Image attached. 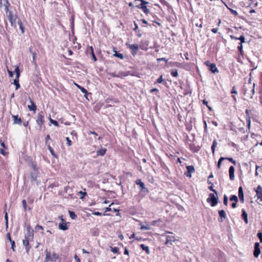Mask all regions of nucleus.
<instances>
[{
  "instance_id": "3c124183",
  "label": "nucleus",
  "mask_w": 262,
  "mask_h": 262,
  "mask_svg": "<svg viewBox=\"0 0 262 262\" xmlns=\"http://www.w3.org/2000/svg\"><path fill=\"white\" fill-rule=\"evenodd\" d=\"M247 126L248 128V129H250V124H251V119H246Z\"/></svg>"
},
{
  "instance_id": "2eb2a0df",
  "label": "nucleus",
  "mask_w": 262,
  "mask_h": 262,
  "mask_svg": "<svg viewBox=\"0 0 262 262\" xmlns=\"http://www.w3.org/2000/svg\"><path fill=\"white\" fill-rule=\"evenodd\" d=\"M242 217L245 223L248 224V215H247V213H246L245 210H244V209L242 210Z\"/></svg>"
},
{
  "instance_id": "1a4fd4ad",
  "label": "nucleus",
  "mask_w": 262,
  "mask_h": 262,
  "mask_svg": "<svg viewBox=\"0 0 262 262\" xmlns=\"http://www.w3.org/2000/svg\"><path fill=\"white\" fill-rule=\"evenodd\" d=\"M166 238V240L165 243V245H168V244L172 245V242H173L176 241V238L173 235H167Z\"/></svg>"
},
{
  "instance_id": "6ab92c4d",
  "label": "nucleus",
  "mask_w": 262,
  "mask_h": 262,
  "mask_svg": "<svg viewBox=\"0 0 262 262\" xmlns=\"http://www.w3.org/2000/svg\"><path fill=\"white\" fill-rule=\"evenodd\" d=\"M219 216L221 218V220H219V222H222L223 220L222 219H225L226 217V214L224 210H221L219 211Z\"/></svg>"
},
{
  "instance_id": "c85d7f7f",
  "label": "nucleus",
  "mask_w": 262,
  "mask_h": 262,
  "mask_svg": "<svg viewBox=\"0 0 262 262\" xmlns=\"http://www.w3.org/2000/svg\"><path fill=\"white\" fill-rule=\"evenodd\" d=\"M217 144V143L216 140H214V141H213L212 146H211V150L212 151L213 154H214L215 148L216 147Z\"/></svg>"
},
{
  "instance_id": "ea45409f",
  "label": "nucleus",
  "mask_w": 262,
  "mask_h": 262,
  "mask_svg": "<svg viewBox=\"0 0 262 262\" xmlns=\"http://www.w3.org/2000/svg\"><path fill=\"white\" fill-rule=\"evenodd\" d=\"M230 200L231 201H234L235 202H237L238 201L237 197L235 195H233L230 197Z\"/></svg>"
},
{
  "instance_id": "f257e3e1",
  "label": "nucleus",
  "mask_w": 262,
  "mask_h": 262,
  "mask_svg": "<svg viewBox=\"0 0 262 262\" xmlns=\"http://www.w3.org/2000/svg\"><path fill=\"white\" fill-rule=\"evenodd\" d=\"M255 83H246L244 86V94L249 97L250 99L253 98L255 94Z\"/></svg>"
},
{
  "instance_id": "de8ad7c7",
  "label": "nucleus",
  "mask_w": 262,
  "mask_h": 262,
  "mask_svg": "<svg viewBox=\"0 0 262 262\" xmlns=\"http://www.w3.org/2000/svg\"><path fill=\"white\" fill-rule=\"evenodd\" d=\"M257 236L258 237V238L259 239L260 243H262V232H258Z\"/></svg>"
},
{
  "instance_id": "4d7b16f0",
  "label": "nucleus",
  "mask_w": 262,
  "mask_h": 262,
  "mask_svg": "<svg viewBox=\"0 0 262 262\" xmlns=\"http://www.w3.org/2000/svg\"><path fill=\"white\" fill-rule=\"evenodd\" d=\"M66 140L67 141V144L68 146H71L72 145V141L70 139V138L69 137H67L66 138Z\"/></svg>"
},
{
  "instance_id": "dca6fc26",
  "label": "nucleus",
  "mask_w": 262,
  "mask_h": 262,
  "mask_svg": "<svg viewBox=\"0 0 262 262\" xmlns=\"http://www.w3.org/2000/svg\"><path fill=\"white\" fill-rule=\"evenodd\" d=\"M30 100L31 104L28 105V108L30 111H35L36 110V106L31 99H30Z\"/></svg>"
},
{
  "instance_id": "a211bd4d",
  "label": "nucleus",
  "mask_w": 262,
  "mask_h": 262,
  "mask_svg": "<svg viewBox=\"0 0 262 262\" xmlns=\"http://www.w3.org/2000/svg\"><path fill=\"white\" fill-rule=\"evenodd\" d=\"M128 74H129V72H128L121 71V72H119L117 73V77L122 78L124 77H126V76H128Z\"/></svg>"
},
{
  "instance_id": "49530a36",
  "label": "nucleus",
  "mask_w": 262,
  "mask_h": 262,
  "mask_svg": "<svg viewBox=\"0 0 262 262\" xmlns=\"http://www.w3.org/2000/svg\"><path fill=\"white\" fill-rule=\"evenodd\" d=\"M141 230H148L150 229V227L149 226H144V225H142L141 226Z\"/></svg>"
},
{
  "instance_id": "6e6d98bb",
  "label": "nucleus",
  "mask_w": 262,
  "mask_h": 262,
  "mask_svg": "<svg viewBox=\"0 0 262 262\" xmlns=\"http://www.w3.org/2000/svg\"><path fill=\"white\" fill-rule=\"evenodd\" d=\"M163 81V76L162 75H161L160 76V77L157 80V83H161L162 81Z\"/></svg>"
},
{
  "instance_id": "473e14b6",
  "label": "nucleus",
  "mask_w": 262,
  "mask_h": 262,
  "mask_svg": "<svg viewBox=\"0 0 262 262\" xmlns=\"http://www.w3.org/2000/svg\"><path fill=\"white\" fill-rule=\"evenodd\" d=\"M14 73L16 74V77L15 78H19L20 76V72H19V69L18 67H16V68L14 70Z\"/></svg>"
},
{
  "instance_id": "37998d69",
  "label": "nucleus",
  "mask_w": 262,
  "mask_h": 262,
  "mask_svg": "<svg viewBox=\"0 0 262 262\" xmlns=\"http://www.w3.org/2000/svg\"><path fill=\"white\" fill-rule=\"evenodd\" d=\"M228 196L226 195H224L223 203L226 206L228 204Z\"/></svg>"
},
{
  "instance_id": "393cba45",
  "label": "nucleus",
  "mask_w": 262,
  "mask_h": 262,
  "mask_svg": "<svg viewBox=\"0 0 262 262\" xmlns=\"http://www.w3.org/2000/svg\"><path fill=\"white\" fill-rule=\"evenodd\" d=\"M59 228L62 230H66L68 229V227L66 223H60L59 224Z\"/></svg>"
},
{
  "instance_id": "cd10ccee",
  "label": "nucleus",
  "mask_w": 262,
  "mask_h": 262,
  "mask_svg": "<svg viewBox=\"0 0 262 262\" xmlns=\"http://www.w3.org/2000/svg\"><path fill=\"white\" fill-rule=\"evenodd\" d=\"M13 84L16 86V90H18L20 88V84L19 83V78H15L14 80Z\"/></svg>"
},
{
  "instance_id": "a18cd8bd",
  "label": "nucleus",
  "mask_w": 262,
  "mask_h": 262,
  "mask_svg": "<svg viewBox=\"0 0 262 262\" xmlns=\"http://www.w3.org/2000/svg\"><path fill=\"white\" fill-rule=\"evenodd\" d=\"M50 121L54 125H55L56 126H58L59 124H58V123L57 121L54 120L52 119L51 118H50Z\"/></svg>"
},
{
  "instance_id": "c03bdc74",
  "label": "nucleus",
  "mask_w": 262,
  "mask_h": 262,
  "mask_svg": "<svg viewBox=\"0 0 262 262\" xmlns=\"http://www.w3.org/2000/svg\"><path fill=\"white\" fill-rule=\"evenodd\" d=\"M22 204H23V206L24 209L25 211H26L27 210V203H26V201L25 200H23L22 201Z\"/></svg>"
},
{
  "instance_id": "a19ab883",
  "label": "nucleus",
  "mask_w": 262,
  "mask_h": 262,
  "mask_svg": "<svg viewBox=\"0 0 262 262\" xmlns=\"http://www.w3.org/2000/svg\"><path fill=\"white\" fill-rule=\"evenodd\" d=\"M237 40H239L241 41L240 44L242 45L243 43H244L245 42V38L243 35H241L239 37H238Z\"/></svg>"
},
{
  "instance_id": "a878e982",
  "label": "nucleus",
  "mask_w": 262,
  "mask_h": 262,
  "mask_svg": "<svg viewBox=\"0 0 262 262\" xmlns=\"http://www.w3.org/2000/svg\"><path fill=\"white\" fill-rule=\"evenodd\" d=\"M140 247L143 250L145 251L147 254H149L150 252L148 246L145 245L144 244H141L140 245Z\"/></svg>"
},
{
  "instance_id": "bf43d9fd",
  "label": "nucleus",
  "mask_w": 262,
  "mask_h": 262,
  "mask_svg": "<svg viewBox=\"0 0 262 262\" xmlns=\"http://www.w3.org/2000/svg\"><path fill=\"white\" fill-rule=\"evenodd\" d=\"M238 50L242 54L243 53V45L242 44H240V46L238 47Z\"/></svg>"
},
{
  "instance_id": "603ef678",
  "label": "nucleus",
  "mask_w": 262,
  "mask_h": 262,
  "mask_svg": "<svg viewBox=\"0 0 262 262\" xmlns=\"http://www.w3.org/2000/svg\"><path fill=\"white\" fill-rule=\"evenodd\" d=\"M8 213H7V212H6L5 215V220L6 225L7 227H8Z\"/></svg>"
},
{
  "instance_id": "338daca9",
  "label": "nucleus",
  "mask_w": 262,
  "mask_h": 262,
  "mask_svg": "<svg viewBox=\"0 0 262 262\" xmlns=\"http://www.w3.org/2000/svg\"><path fill=\"white\" fill-rule=\"evenodd\" d=\"M145 7L144 5H143V4H142L141 3L139 5H138L137 7L138 8V9H142L143 8V7Z\"/></svg>"
},
{
  "instance_id": "aec40b11",
  "label": "nucleus",
  "mask_w": 262,
  "mask_h": 262,
  "mask_svg": "<svg viewBox=\"0 0 262 262\" xmlns=\"http://www.w3.org/2000/svg\"><path fill=\"white\" fill-rule=\"evenodd\" d=\"M136 183L137 185H138L140 186V187L141 188V190H143L144 189H146V188L145 187V185L143 182H142L141 179H138L136 181Z\"/></svg>"
},
{
  "instance_id": "5701e85b",
  "label": "nucleus",
  "mask_w": 262,
  "mask_h": 262,
  "mask_svg": "<svg viewBox=\"0 0 262 262\" xmlns=\"http://www.w3.org/2000/svg\"><path fill=\"white\" fill-rule=\"evenodd\" d=\"M10 4L9 3L8 0H0V8L4 6L5 8L6 6H9Z\"/></svg>"
},
{
  "instance_id": "f704fd0d",
  "label": "nucleus",
  "mask_w": 262,
  "mask_h": 262,
  "mask_svg": "<svg viewBox=\"0 0 262 262\" xmlns=\"http://www.w3.org/2000/svg\"><path fill=\"white\" fill-rule=\"evenodd\" d=\"M170 73L173 77H177L178 76V73L177 70H171Z\"/></svg>"
},
{
  "instance_id": "0e129e2a",
  "label": "nucleus",
  "mask_w": 262,
  "mask_h": 262,
  "mask_svg": "<svg viewBox=\"0 0 262 262\" xmlns=\"http://www.w3.org/2000/svg\"><path fill=\"white\" fill-rule=\"evenodd\" d=\"M7 239L11 242V241H13L12 239H11V235H10V233H8L7 234Z\"/></svg>"
},
{
  "instance_id": "680f3d73",
  "label": "nucleus",
  "mask_w": 262,
  "mask_h": 262,
  "mask_svg": "<svg viewBox=\"0 0 262 262\" xmlns=\"http://www.w3.org/2000/svg\"><path fill=\"white\" fill-rule=\"evenodd\" d=\"M10 243L11 244V248L12 249V250L13 251H15V250H14L15 242L14 241H11Z\"/></svg>"
},
{
  "instance_id": "864d4df0",
  "label": "nucleus",
  "mask_w": 262,
  "mask_h": 262,
  "mask_svg": "<svg viewBox=\"0 0 262 262\" xmlns=\"http://www.w3.org/2000/svg\"><path fill=\"white\" fill-rule=\"evenodd\" d=\"M229 10H230V12L232 14L234 15L235 16H237L238 15V13H237V12L236 11L234 10L231 9H229Z\"/></svg>"
},
{
  "instance_id": "39448f33",
  "label": "nucleus",
  "mask_w": 262,
  "mask_h": 262,
  "mask_svg": "<svg viewBox=\"0 0 262 262\" xmlns=\"http://www.w3.org/2000/svg\"><path fill=\"white\" fill-rule=\"evenodd\" d=\"M260 253V250L259 248V243H255L254 245V250L253 252V255L255 257H258Z\"/></svg>"
},
{
  "instance_id": "5fc2aeb1",
  "label": "nucleus",
  "mask_w": 262,
  "mask_h": 262,
  "mask_svg": "<svg viewBox=\"0 0 262 262\" xmlns=\"http://www.w3.org/2000/svg\"><path fill=\"white\" fill-rule=\"evenodd\" d=\"M49 140H51V138H50V135H47V136L46 137V138H45L46 144H47V145L48 144Z\"/></svg>"
},
{
  "instance_id": "7c9ffc66",
  "label": "nucleus",
  "mask_w": 262,
  "mask_h": 262,
  "mask_svg": "<svg viewBox=\"0 0 262 262\" xmlns=\"http://www.w3.org/2000/svg\"><path fill=\"white\" fill-rule=\"evenodd\" d=\"M69 213L70 216L72 219H73V220L76 219V218L77 217V215L73 211L69 210Z\"/></svg>"
},
{
  "instance_id": "f3484780",
  "label": "nucleus",
  "mask_w": 262,
  "mask_h": 262,
  "mask_svg": "<svg viewBox=\"0 0 262 262\" xmlns=\"http://www.w3.org/2000/svg\"><path fill=\"white\" fill-rule=\"evenodd\" d=\"M52 259V254L48 252L47 250L46 251V257L44 262H48L49 261H51Z\"/></svg>"
},
{
  "instance_id": "412c9836",
  "label": "nucleus",
  "mask_w": 262,
  "mask_h": 262,
  "mask_svg": "<svg viewBox=\"0 0 262 262\" xmlns=\"http://www.w3.org/2000/svg\"><path fill=\"white\" fill-rule=\"evenodd\" d=\"M8 7L9 6H6V7L5 8V11L6 13L8 18H10L14 15L13 14V13L11 11L9 10Z\"/></svg>"
},
{
  "instance_id": "774afa93",
  "label": "nucleus",
  "mask_w": 262,
  "mask_h": 262,
  "mask_svg": "<svg viewBox=\"0 0 262 262\" xmlns=\"http://www.w3.org/2000/svg\"><path fill=\"white\" fill-rule=\"evenodd\" d=\"M94 215H97V216H101L102 215V213L99 212H94L93 213Z\"/></svg>"
},
{
  "instance_id": "72a5a7b5",
  "label": "nucleus",
  "mask_w": 262,
  "mask_h": 262,
  "mask_svg": "<svg viewBox=\"0 0 262 262\" xmlns=\"http://www.w3.org/2000/svg\"><path fill=\"white\" fill-rule=\"evenodd\" d=\"M110 249H111V251L115 254L118 253V252H119V249H118V248H117L116 247H110Z\"/></svg>"
},
{
  "instance_id": "4468645a",
  "label": "nucleus",
  "mask_w": 262,
  "mask_h": 262,
  "mask_svg": "<svg viewBox=\"0 0 262 262\" xmlns=\"http://www.w3.org/2000/svg\"><path fill=\"white\" fill-rule=\"evenodd\" d=\"M238 197L239 198L240 201L243 203L244 201V193L243 191V189L242 187H240L238 189Z\"/></svg>"
},
{
  "instance_id": "9b49d317",
  "label": "nucleus",
  "mask_w": 262,
  "mask_h": 262,
  "mask_svg": "<svg viewBox=\"0 0 262 262\" xmlns=\"http://www.w3.org/2000/svg\"><path fill=\"white\" fill-rule=\"evenodd\" d=\"M13 119V124H21L22 122L21 119L18 117V115H12Z\"/></svg>"
},
{
  "instance_id": "052dcab7",
  "label": "nucleus",
  "mask_w": 262,
  "mask_h": 262,
  "mask_svg": "<svg viewBox=\"0 0 262 262\" xmlns=\"http://www.w3.org/2000/svg\"><path fill=\"white\" fill-rule=\"evenodd\" d=\"M231 93L232 94H237V91L235 90V86H233L232 88V91L231 92Z\"/></svg>"
},
{
  "instance_id": "58836bf2",
  "label": "nucleus",
  "mask_w": 262,
  "mask_h": 262,
  "mask_svg": "<svg viewBox=\"0 0 262 262\" xmlns=\"http://www.w3.org/2000/svg\"><path fill=\"white\" fill-rule=\"evenodd\" d=\"M251 111L250 110H246V111H245V113H246V119H251V117H250V112H251Z\"/></svg>"
},
{
  "instance_id": "79ce46f5",
  "label": "nucleus",
  "mask_w": 262,
  "mask_h": 262,
  "mask_svg": "<svg viewBox=\"0 0 262 262\" xmlns=\"http://www.w3.org/2000/svg\"><path fill=\"white\" fill-rule=\"evenodd\" d=\"M142 10L146 14L149 13V9H148L146 6H145Z\"/></svg>"
},
{
  "instance_id": "7ed1b4c3",
  "label": "nucleus",
  "mask_w": 262,
  "mask_h": 262,
  "mask_svg": "<svg viewBox=\"0 0 262 262\" xmlns=\"http://www.w3.org/2000/svg\"><path fill=\"white\" fill-rule=\"evenodd\" d=\"M209 197L207 199V202L210 204L212 207L215 206L217 204L218 196L215 195L214 193H210Z\"/></svg>"
},
{
  "instance_id": "f03ea898",
  "label": "nucleus",
  "mask_w": 262,
  "mask_h": 262,
  "mask_svg": "<svg viewBox=\"0 0 262 262\" xmlns=\"http://www.w3.org/2000/svg\"><path fill=\"white\" fill-rule=\"evenodd\" d=\"M33 231L30 230L29 228L27 229V233L25 235V238L23 240V245L26 247V250L27 253L29 252L30 246L29 245V242L32 241L33 239Z\"/></svg>"
},
{
  "instance_id": "f8f14e48",
  "label": "nucleus",
  "mask_w": 262,
  "mask_h": 262,
  "mask_svg": "<svg viewBox=\"0 0 262 262\" xmlns=\"http://www.w3.org/2000/svg\"><path fill=\"white\" fill-rule=\"evenodd\" d=\"M234 167L233 166H231L229 167V178L231 180H233L234 179Z\"/></svg>"
},
{
  "instance_id": "13d9d810",
  "label": "nucleus",
  "mask_w": 262,
  "mask_h": 262,
  "mask_svg": "<svg viewBox=\"0 0 262 262\" xmlns=\"http://www.w3.org/2000/svg\"><path fill=\"white\" fill-rule=\"evenodd\" d=\"M90 49H91V50L92 51V56H93V58H94V59L96 61L97 59H96V58L94 55V51H93V48L92 47H90Z\"/></svg>"
},
{
  "instance_id": "c9c22d12",
  "label": "nucleus",
  "mask_w": 262,
  "mask_h": 262,
  "mask_svg": "<svg viewBox=\"0 0 262 262\" xmlns=\"http://www.w3.org/2000/svg\"><path fill=\"white\" fill-rule=\"evenodd\" d=\"M79 90H80L81 91L83 94H84V97L85 98H87L86 97V95H88V91H87V90L85 89H84V88L82 87V86H79Z\"/></svg>"
},
{
  "instance_id": "c756f323",
  "label": "nucleus",
  "mask_w": 262,
  "mask_h": 262,
  "mask_svg": "<svg viewBox=\"0 0 262 262\" xmlns=\"http://www.w3.org/2000/svg\"><path fill=\"white\" fill-rule=\"evenodd\" d=\"M114 52H115L114 56L117 57L121 59H123L124 58L123 54L122 53H118L115 50H114Z\"/></svg>"
},
{
  "instance_id": "09e8293b",
  "label": "nucleus",
  "mask_w": 262,
  "mask_h": 262,
  "mask_svg": "<svg viewBox=\"0 0 262 262\" xmlns=\"http://www.w3.org/2000/svg\"><path fill=\"white\" fill-rule=\"evenodd\" d=\"M225 160H228L232 162L234 165H235L236 162L232 158H225Z\"/></svg>"
},
{
  "instance_id": "ddd939ff",
  "label": "nucleus",
  "mask_w": 262,
  "mask_h": 262,
  "mask_svg": "<svg viewBox=\"0 0 262 262\" xmlns=\"http://www.w3.org/2000/svg\"><path fill=\"white\" fill-rule=\"evenodd\" d=\"M17 18V17L16 15H14L13 16L8 18L12 26L16 27Z\"/></svg>"
},
{
  "instance_id": "4be33fe9",
  "label": "nucleus",
  "mask_w": 262,
  "mask_h": 262,
  "mask_svg": "<svg viewBox=\"0 0 262 262\" xmlns=\"http://www.w3.org/2000/svg\"><path fill=\"white\" fill-rule=\"evenodd\" d=\"M106 151V148H101L100 149H99L96 152L97 155L103 156L105 154Z\"/></svg>"
},
{
  "instance_id": "b1692460",
  "label": "nucleus",
  "mask_w": 262,
  "mask_h": 262,
  "mask_svg": "<svg viewBox=\"0 0 262 262\" xmlns=\"http://www.w3.org/2000/svg\"><path fill=\"white\" fill-rule=\"evenodd\" d=\"M128 47L136 53L138 50V46L136 44L127 45Z\"/></svg>"
},
{
  "instance_id": "423d86ee",
  "label": "nucleus",
  "mask_w": 262,
  "mask_h": 262,
  "mask_svg": "<svg viewBox=\"0 0 262 262\" xmlns=\"http://www.w3.org/2000/svg\"><path fill=\"white\" fill-rule=\"evenodd\" d=\"M43 116L41 114L39 113L37 116L36 123L38 126H39V129H40L43 123Z\"/></svg>"
},
{
  "instance_id": "8fccbe9b",
  "label": "nucleus",
  "mask_w": 262,
  "mask_h": 262,
  "mask_svg": "<svg viewBox=\"0 0 262 262\" xmlns=\"http://www.w3.org/2000/svg\"><path fill=\"white\" fill-rule=\"evenodd\" d=\"M79 193L82 194V196L80 197V199H83L84 197V196L86 195L87 193L86 192H83L82 191H79Z\"/></svg>"
},
{
  "instance_id": "0eeeda50",
  "label": "nucleus",
  "mask_w": 262,
  "mask_h": 262,
  "mask_svg": "<svg viewBox=\"0 0 262 262\" xmlns=\"http://www.w3.org/2000/svg\"><path fill=\"white\" fill-rule=\"evenodd\" d=\"M187 172L185 173V175L188 177H191V174L194 172V167L192 165H189L186 166Z\"/></svg>"
},
{
  "instance_id": "4c0bfd02",
  "label": "nucleus",
  "mask_w": 262,
  "mask_h": 262,
  "mask_svg": "<svg viewBox=\"0 0 262 262\" xmlns=\"http://www.w3.org/2000/svg\"><path fill=\"white\" fill-rule=\"evenodd\" d=\"M18 24L19 25V28L21 31V32L23 33L24 32V28L23 26V23L20 20H18Z\"/></svg>"
},
{
  "instance_id": "e2e57ef3",
  "label": "nucleus",
  "mask_w": 262,
  "mask_h": 262,
  "mask_svg": "<svg viewBox=\"0 0 262 262\" xmlns=\"http://www.w3.org/2000/svg\"><path fill=\"white\" fill-rule=\"evenodd\" d=\"M157 60L158 62H159L160 61H165V62H167V61H168V60L167 59H166L165 58H158Z\"/></svg>"
},
{
  "instance_id": "6e6552de",
  "label": "nucleus",
  "mask_w": 262,
  "mask_h": 262,
  "mask_svg": "<svg viewBox=\"0 0 262 262\" xmlns=\"http://www.w3.org/2000/svg\"><path fill=\"white\" fill-rule=\"evenodd\" d=\"M255 191L257 199H259L260 201H262V187L260 185H258Z\"/></svg>"
},
{
  "instance_id": "bb28decb",
  "label": "nucleus",
  "mask_w": 262,
  "mask_h": 262,
  "mask_svg": "<svg viewBox=\"0 0 262 262\" xmlns=\"http://www.w3.org/2000/svg\"><path fill=\"white\" fill-rule=\"evenodd\" d=\"M168 65L170 67H180L181 66V63L178 62H168Z\"/></svg>"
},
{
  "instance_id": "2f4dec72",
  "label": "nucleus",
  "mask_w": 262,
  "mask_h": 262,
  "mask_svg": "<svg viewBox=\"0 0 262 262\" xmlns=\"http://www.w3.org/2000/svg\"><path fill=\"white\" fill-rule=\"evenodd\" d=\"M48 149H49V150L50 151V152H51V155L54 157H56V154H55V152H54V150L53 149V148H52V147L50 146V144L48 145Z\"/></svg>"
},
{
  "instance_id": "20e7f679",
  "label": "nucleus",
  "mask_w": 262,
  "mask_h": 262,
  "mask_svg": "<svg viewBox=\"0 0 262 262\" xmlns=\"http://www.w3.org/2000/svg\"><path fill=\"white\" fill-rule=\"evenodd\" d=\"M205 64L208 67H209V70L211 71L212 73H218L219 70L216 67V65L214 63H210L209 61H206Z\"/></svg>"
},
{
  "instance_id": "e433bc0d",
  "label": "nucleus",
  "mask_w": 262,
  "mask_h": 262,
  "mask_svg": "<svg viewBox=\"0 0 262 262\" xmlns=\"http://www.w3.org/2000/svg\"><path fill=\"white\" fill-rule=\"evenodd\" d=\"M224 160H225V158L221 157L220 158L219 160L218 161L217 165L218 168H220L221 165L222 164V162Z\"/></svg>"
},
{
  "instance_id": "69168bd1",
  "label": "nucleus",
  "mask_w": 262,
  "mask_h": 262,
  "mask_svg": "<svg viewBox=\"0 0 262 262\" xmlns=\"http://www.w3.org/2000/svg\"><path fill=\"white\" fill-rule=\"evenodd\" d=\"M209 189L210 190H211L212 191L214 192V193H215L216 194H217V192H216V191L215 189H214L213 188L212 186H211L209 187Z\"/></svg>"
},
{
  "instance_id": "9d476101",
  "label": "nucleus",
  "mask_w": 262,
  "mask_h": 262,
  "mask_svg": "<svg viewBox=\"0 0 262 262\" xmlns=\"http://www.w3.org/2000/svg\"><path fill=\"white\" fill-rule=\"evenodd\" d=\"M51 261L53 262H61V258L59 255L56 254L55 252L52 253V259Z\"/></svg>"
}]
</instances>
